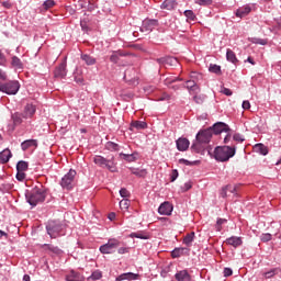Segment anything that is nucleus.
Returning a JSON list of instances; mask_svg holds the SVG:
<instances>
[{
	"mask_svg": "<svg viewBox=\"0 0 281 281\" xmlns=\"http://www.w3.org/2000/svg\"><path fill=\"white\" fill-rule=\"evenodd\" d=\"M178 177H179V171L177 170V169H173L172 171H171V182H175V181H177V179H178Z\"/></svg>",
	"mask_w": 281,
	"mask_h": 281,
	"instance_id": "nucleus-53",
	"label": "nucleus"
},
{
	"mask_svg": "<svg viewBox=\"0 0 281 281\" xmlns=\"http://www.w3.org/2000/svg\"><path fill=\"white\" fill-rule=\"evenodd\" d=\"M233 139L239 143L245 142V138L240 134H234Z\"/></svg>",
	"mask_w": 281,
	"mask_h": 281,
	"instance_id": "nucleus-57",
	"label": "nucleus"
},
{
	"mask_svg": "<svg viewBox=\"0 0 281 281\" xmlns=\"http://www.w3.org/2000/svg\"><path fill=\"white\" fill-rule=\"evenodd\" d=\"M222 93H224V95H232L229 88H223Z\"/></svg>",
	"mask_w": 281,
	"mask_h": 281,
	"instance_id": "nucleus-62",
	"label": "nucleus"
},
{
	"mask_svg": "<svg viewBox=\"0 0 281 281\" xmlns=\"http://www.w3.org/2000/svg\"><path fill=\"white\" fill-rule=\"evenodd\" d=\"M120 157H122V159H125V161H135V159H137L135 154H120Z\"/></svg>",
	"mask_w": 281,
	"mask_h": 281,
	"instance_id": "nucleus-36",
	"label": "nucleus"
},
{
	"mask_svg": "<svg viewBox=\"0 0 281 281\" xmlns=\"http://www.w3.org/2000/svg\"><path fill=\"white\" fill-rule=\"evenodd\" d=\"M55 5H56V2L54 0H46L43 3L44 10H49V9L54 8Z\"/></svg>",
	"mask_w": 281,
	"mask_h": 281,
	"instance_id": "nucleus-37",
	"label": "nucleus"
},
{
	"mask_svg": "<svg viewBox=\"0 0 281 281\" xmlns=\"http://www.w3.org/2000/svg\"><path fill=\"white\" fill-rule=\"evenodd\" d=\"M26 201L30 203L33 207H36L38 203H43L47 196V191H45V188L35 187L31 191H29L26 194Z\"/></svg>",
	"mask_w": 281,
	"mask_h": 281,
	"instance_id": "nucleus-2",
	"label": "nucleus"
},
{
	"mask_svg": "<svg viewBox=\"0 0 281 281\" xmlns=\"http://www.w3.org/2000/svg\"><path fill=\"white\" fill-rule=\"evenodd\" d=\"M120 194L123 199H128V196H131V192L128 190H126V188H122L120 190Z\"/></svg>",
	"mask_w": 281,
	"mask_h": 281,
	"instance_id": "nucleus-45",
	"label": "nucleus"
},
{
	"mask_svg": "<svg viewBox=\"0 0 281 281\" xmlns=\"http://www.w3.org/2000/svg\"><path fill=\"white\" fill-rule=\"evenodd\" d=\"M157 25H159V22L157 20H145L143 22L142 30H145V32H153V30H155Z\"/></svg>",
	"mask_w": 281,
	"mask_h": 281,
	"instance_id": "nucleus-12",
	"label": "nucleus"
},
{
	"mask_svg": "<svg viewBox=\"0 0 281 281\" xmlns=\"http://www.w3.org/2000/svg\"><path fill=\"white\" fill-rule=\"evenodd\" d=\"M249 12H251V7H249V5L241 7V8L237 9L236 16H238L239 19H243V18L247 16V14H249Z\"/></svg>",
	"mask_w": 281,
	"mask_h": 281,
	"instance_id": "nucleus-22",
	"label": "nucleus"
},
{
	"mask_svg": "<svg viewBox=\"0 0 281 281\" xmlns=\"http://www.w3.org/2000/svg\"><path fill=\"white\" fill-rule=\"evenodd\" d=\"M46 248H48L49 251H53V254H63V250L60 248L53 246V245H45Z\"/></svg>",
	"mask_w": 281,
	"mask_h": 281,
	"instance_id": "nucleus-41",
	"label": "nucleus"
},
{
	"mask_svg": "<svg viewBox=\"0 0 281 281\" xmlns=\"http://www.w3.org/2000/svg\"><path fill=\"white\" fill-rule=\"evenodd\" d=\"M106 148H108V150H117V148H120V145H117L113 142H109V143H106Z\"/></svg>",
	"mask_w": 281,
	"mask_h": 281,
	"instance_id": "nucleus-43",
	"label": "nucleus"
},
{
	"mask_svg": "<svg viewBox=\"0 0 281 281\" xmlns=\"http://www.w3.org/2000/svg\"><path fill=\"white\" fill-rule=\"evenodd\" d=\"M199 144H210L212 139V128L200 131L195 136Z\"/></svg>",
	"mask_w": 281,
	"mask_h": 281,
	"instance_id": "nucleus-8",
	"label": "nucleus"
},
{
	"mask_svg": "<svg viewBox=\"0 0 281 281\" xmlns=\"http://www.w3.org/2000/svg\"><path fill=\"white\" fill-rule=\"evenodd\" d=\"M234 155H236V146H222L214 150L216 161H229Z\"/></svg>",
	"mask_w": 281,
	"mask_h": 281,
	"instance_id": "nucleus-3",
	"label": "nucleus"
},
{
	"mask_svg": "<svg viewBox=\"0 0 281 281\" xmlns=\"http://www.w3.org/2000/svg\"><path fill=\"white\" fill-rule=\"evenodd\" d=\"M2 5L3 8H7V10H10V8H12V3L5 1V2H2Z\"/></svg>",
	"mask_w": 281,
	"mask_h": 281,
	"instance_id": "nucleus-64",
	"label": "nucleus"
},
{
	"mask_svg": "<svg viewBox=\"0 0 281 281\" xmlns=\"http://www.w3.org/2000/svg\"><path fill=\"white\" fill-rule=\"evenodd\" d=\"M225 188L229 194H236L238 192V186L227 184Z\"/></svg>",
	"mask_w": 281,
	"mask_h": 281,
	"instance_id": "nucleus-40",
	"label": "nucleus"
},
{
	"mask_svg": "<svg viewBox=\"0 0 281 281\" xmlns=\"http://www.w3.org/2000/svg\"><path fill=\"white\" fill-rule=\"evenodd\" d=\"M225 243L226 245H229L231 247H234L236 249V247H240V245H243V238L232 236L228 237Z\"/></svg>",
	"mask_w": 281,
	"mask_h": 281,
	"instance_id": "nucleus-15",
	"label": "nucleus"
},
{
	"mask_svg": "<svg viewBox=\"0 0 281 281\" xmlns=\"http://www.w3.org/2000/svg\"><path fill=\"white\" fill-rule=\"evenodd\" d=\"M128 207H131V200L128 199H123L120 201V209L124 212L127 211Z\"/></svg>",
	"mask_w": 281,
	"mask_h": 281,
	"instance_id": "nucleus-33",
	"label": "nucleus"
},
{
	"mask_svg": "<svg viewBox=\"0 0 281 281\" xmlns=\"http://www.w3.org/2000/svg\"><path fill=\"white\" fill-rule=\"evenodd\" d=\"M192 240H194V232L188 234L184 238H183V243L184 245H187L188 247H190L192 245Z\"/></svg>",
	"mask_w": 281,
	"mask_h": 281,
	"instance_id": "nucleus-35",
	"label": "nucleus"
},
{
	"mask_svg": "<svg viewBox=\"0 0 281 281\" xmlns=\"http://www.w3.org/2000/svg\"><path fill=\"white\" fill-rule=\"evenodd\" d=\"M81 60H85L86 65H95V58L91 55H81Z\"/></svg>",
	"mask_w": 281,
	"mask_h": 281,
	"instance_id": "nucleus-34",
	"label": "nucleus"
},
{
	"mask_svg": "<svg viewBox=\"0 0 281 281\" xmlns=\"http://www.w3.org/2000/svg\"><path fill=\"white\" fill-rule=\"evenodd\" d=\"M12 157L10 149H4L0 153V164H8Z\"/></svg>",
	"mask_w": 281,
	"mask_h": 281,
	"instance_id": "nucleus-17",
	"label": "nucleus"
},
{
	"mask_svg": "<svg viewBox=\"0 0 281 281\" xmlns=\"http://www.w3.org/2000/svg\"><path fill=\"white\" fill-rule=\"evenodd\" d=\"M179 60L175 57H167V60H166V64L167 65H171V66H175V65H178Z\"/></svg>",
	"mask_w": 281,
	"mask_h": 281,
	"instance_id": "nucleus-47",
	"label": "nucleus"
},
{
	"mask_svg": "<svg viewBox=\"0 0 281 281\" xmlns=\"http://www.w3.org/2000/svg\"><path fill=\"white\" fill-rule=\"evenodd\" d=\"M226 59L228 60V63H233V65H236V63H238L236 53H234V50H232L229 48L226 50Z\"/></svg>",
	"mask_w": 281,
	"mask_h": 281,
	"instance_id": "nucleus-27",
	"label": "nucleus"
},
{
	"mask_svg": "<svg viewBox=\"0 0 281 281\" xmlns=\"http://www.w3.org/2000/svg\"><path fill=\"white\" fill-rule=\"evenodd\" d=\"M120 247V240L112 238L106 244L100 246L99 251L102 254H115V249Z\"/></svg>",
	"mask_w": 281,
	"mask_h": 281,
	"instance_id": "nucleus-6",
	"label": "nucleus"
},
{
	"mask_svg": "<svg viewBox=\"0 0 281 281\" xmlns=\"http://www.w3.org/2000/svg\"><path fill=\"white\" fill-rule=\"evenodd\" d=\"M234 271L232 268H224V278H229V276H233Z\"/></svg>",
	"mask_w": 281,
	"mask_h": 281,
	"instance_id": "nucleus-56",
	"label": "nucleus"
},
{
	"mask_svg": "<svg viewBox=\"0 0 281 281\" xmlns=\"http://www.w3.org/2000/svg\"><path fill=\"white\" fill-rule=\"evenodd\" d=\"M198 5H212V0H195Z\"/></svg>",
	"mask_w": 281,
	"mask_h": 281,
	"instance_id": "nucleus-51",
	"label": "nucleus"
},
{
	"mask_svg": "<svg viewBox=\"0 0 281 281\" xmlns=\"http://www.w3.org/2000/svg\"><path fill=\"white\" fill-rule=\"evenodd\" d=\"M279 273H280V268H274L267 272H263V278L266 280H269V279L273 278V276H278Z\"/></svg>",
	"mask_w": 281,
	"mask_h": 281,
	"instance_id": "nucleus-29",
	"label": "nucleus"
},
{
	"mask_svg": "<svg viewBox=\"0 0 281 281\" xmlns=\"http://www.w3.org/2000/svg\"><path fill=\"white\" fill-rule=\"evenodd\" d=\"M178 150L181 153L188 150L190 148V140L188 138H178L176 142Z\"/></svg>",
	"mask_w": 281,
	"mask_h": 281,
	"instance_id": "nucleus-14",
	"label": "nucleus"
},
{
	"mask_svg": "<svg viewBox=\"0 0 281 281\" xmlns=\"http://www.w3.org/2000/svg\"><path fill=\"white\" fill-rule=\"evenodd\" d=\"M132 238H140L142 240H148V236L142 233H134L132 234Z\"/></svg>",
	"mask_w": 281,
	"mask_h": 281,
	"instance_id": "nucleus-46",
	"label": "nucleus"
},
{
	"mask_svg": "<svg viewBox=\"0 0 281 281\" xmlns=\"http://www.w3.org/2000/svg\"><path fill=\"white\" fill-rule=\"evenodd\" d=\"M92 280H100L102 278V273L100 272H93L91 276Z\"/></svg>",
	"mask_w": 281,
	"mask_h": 281,
	"instance_id": "nucleus-59",
	"label": "nucleus"
},
{
	"mask_svg": "<svg viewBox=\"0 0 281 281\" xmlns=\"http://www.w3.org/2000/svg\"><path fill=\"white\" fill-rule=\"evenodd\" d=\"M16 179L18 181H25V171H18Z\"/></svg>",
	"mask_w": 281,
	"mask_h": 281,
	"instance_id": "nucleus-54",
	"label": "nucleus"
},
{
	"mask_svg": "<svg viewBox=\"0 0 281 281\" xmlns=\"http://www.w3.org/2000/svg\"><path fill=\"white\" fill-rule=\"evenodd\" d=\"M29 164L25 160H20L16 165L18 172H25L29 168Z\"/></svg>",
	"mask_w": 281,
	"mask_h": 281,
	"instance_id": "nucleus-32",
	"label": "nucleus"
},
{
	"mask_svg": "<svg viewBox=\"0 0 281 281\" xmlns=\"http://www.w3.org/2000/svg\"><path fill=\"white\" fill-rule=\"evenodd\" d=\"M160 8H161V10H175L177 8V1L165 0Z\"/></svg>",
	"mask_w": 281,
	"mask_h": 281,
	"instance_id": "nucleus-23",
	"label": "nucleus"
},
{
	"mask_svg": "<svg viewBox=\"0 0 281 281\" xmlns=\"http://www.w3.org/2000/svg\"><path fill=\"white\" fill-rule=\"evenodd\" d=\"M224 223H227V220L225 218H218L217 220V223H216V228H217V232H221V225H223Z\"/></svg>",
	"mask_w": 281,
	"mask_h": 281,
	"instance_id": "nucleus-55",
	"label": "nucleus"
},
{
	"mask_svg": "<svg viewBox=\"0 0 281 281\" xmlns=\"http://www.w3.org/2000/svg\"><path fill=\"white\" fill-rule=\"evenodd\" d=\"M36 113V105L32 103H27L24 106V110L22 112L23 119L24 120H32L34 117V114Z\"/></svg>",
	"mask_w": 281,
	"mask_h": 281,
	"instance_id": "nucleus-9",
	"label": "nucleus"
},
{
	"mask_svg": "<svg viewBox=\"0 0 281 281\" xmlns=\"http://www.w3.org/2000/svg\"><path fill=\"white\" fill-rule=\"evenodd\" d=\"M254 150L255 153H259L260 155H269V148H267V146H265L262 143L256 144L254 146Z\"/></svg>",
	"mask_w": 281,
	"mask_h": 281,
	"instance_id": "nucleus-24",
	"label": "nucleus"
},
{
	"mask_svg": "<svg viewBox=\"0 0 281 281\" xmlns=\"http://www.w3.org/2000/svg\"><path fill=\"white\" fill-rule=\"evenodd\" d=\"M130 251H131L130 247H120L117 249V254H120V255L128 254Z\"/></svg>",
	"mask_w": 281,
	"mask_h": 281,
	"instance_id": "nucleus-52",
	"label": "nucleus"
},
{
	"mask_svg": "<svg viewBox=\"0 0 281 281\" xmlns=\"http://www.w3.org/2000/svg\"><path fill=\"white\" fill-rule=\"evenodd\" d=\"M148 124L144 121H134L131 123L130 130L136 128V131H144V128H147Z\"/></svg>",
	"mask_w": 281,
	"mask_h": 281,
	"instance_id": "nucleus-19",
	"label": "nucleus"
},
{
	"mask_svg": "<svg viewBox=\"0 0 281 281\" xmlns=\"http://www.w3.org/2000/svg\"><path fill=\"white\" fill-rule=\"evenodd\" d=\"M177 80H182V79H179V78H177V77H175V78H167L166 80H165V82L167 83V85H170V82H177Z\"/></svg>",
	"mask_w": 281,
	"mask_h": 281,
	"instance_id": "nucleus-61",
	"label": "nucleus"
},
{
	"mask_svg": "<svg viewBox=\"0 0 281 281\" xmlns=\"http://www.w3.org/2000/svg\"><path fill=\"white\" fill-rule=\"evenodd\" d=\"M189 249L188 248H176L171 251V258H181V256H186L188 254Z\"/></svg>",
	"mask_w": 281,
	"mask_h": 281,
	"instance_id": "nucleus-21",
	"label": "nucleus"
},
{
	"mask_svg": "<svg viewBox=\"0 0 281 281\" xmlns=\"http://www.w3.org/2000/svg\"><path fill=\"white\" fill-rule=\"evenodd\" d=\"M177 281H190V273H188V270H181L175 276Z\"/></svg>",
	"mask_w": 281,
	"mask_h": 281,
	"instance_id": "nucleus-20",
	"label": "nucleus"
},
{
	"mask_svg": "<svg viewBox=\"0 0 281 281\" xmlns=\"http://www.w3.org/2000/svg\"><path fill=\"white\" fill-rule=\"evenodd\" d=\"M46 229L50 238H58L63 232V226L56 222H49L46 226Z\"/></svg>",
	"mask_w": 281,
	"mask_h": 281,
	"instance_id": "nucleus-7",
	"label": "nucleus"
},
{
	"mask_svg": "<svg viewBox=\"0 0 281 281\" xmlns=\"http://www.w3.org/2000/svg\"><path fill=\"white\" fill-rule=\"evenodd\" d=\"M110 60H111V63H115V64L120 63V54L113 53V54L110 56Z\"/></svg>",
	"mask_w": 281,
	"mask_h": 281,
	"instance_id": "nucleus-50",
	"label": "nucleus"
},
{
	"mask_svg": "<svg viewBox=\"0 0 281 281\" xmlns=\"http://www.w3.org/2000/svg\"><path fill=\"white\" fill-rule=\"evenodd\" d=\"M32 146L36 148V146H38V142L36 139H27L21 144L22 150H27V148H32Z\"/></svg>",
	"mask_w": 281,
	"mask_h": 281,
	"instance_id": "nucleus-25",
	"label": "nucleus"
},
{
	"mask_svg": "<svg viewBox=\"0 0 281 281\" xmlns=\"http://www.w3.org/2000/svg\"><path fill=\"white\" fill-rule=\"evenodd\" d=\"M11 65L14 69H23V61L16 56H13L11 59Z\"/></svg>",
	"mask_w": 281,
	"mask_h": 281,
	"instance_id": "nucleus-30",
	"label": "nucleus"
},
{
	"mask_svg": "<svg viewBox=\"0 0 281 281\" xmlns=\"http://www.w3.org/2000/svg\"><path fill=\"white\" fill-rule=\"evenodd\" d=\"M184 16H187V19H189L190 21L196 20V15L194 14V11H192V10L184 11Z\"/></svg>",
	"mask_w": 281,
	"mask_h": 281,
	"instance_id": "nucleus-39",
	"label": "nucleus"
},
{
	"mask_svg": "<svg viewBox=\"0 0 281 281\" xmlns=\"http://www.w3.org/2000/svg\"><path fill=\"white\" fill-rule=\"evenodd\" d=\"M76 175H77L76 170L70 169L68 173H66L61 178V182H60L61 188L66 190H71V188H74V181L76 180Z\"/></svg>",
	"mask_w": 281,
	"mask_h": 281,
	"instance_id": "nucleus-5",
	"label": "nucleus"
},
{
	"mask_svg": "<svg viewBox=\"0 0 281 281\" xmlns=\"http://www.w3.org/2000/svg\"><path fill=\"white\" fill-rule=\"evenodd\" d=\"M156 60H157V63H158L159 65H164V64H166L167 57H161V58H158V59H156Z\"/></svg>",
	"mask_w": 281,
	"mask_h": 281,
	"instance_id": "nucleus-63",
	"label": "nucleus"
},
{
	"mask_svg": "<svg viewBox=\"0 0 281 281\" xmlns=\"http://www.w3.org/2000/svg\"><path fill=\"white\" fill-rule=\"evenodd\" d=\"M186 88L188 89L189 93H199L200 89L194 80H188Z\"/></svg>",
	"mask_w": 281,
	"mask_h": 281,
	"instance_id": "nucleus-18",
	"label": "nucleus"
},
{
	"mask_svg": "<svg viewBox=\"0 0 281 281\" xmlns=\"http://www.w3.org/2000/svg\"><path fill=\"white\" fill-rule=\"evenodd\" d=\"M271 238H272V236H271V234H269V233L262 234V235L260 236V240H261L262 243H269V240H271Z\"/></svg>",
	"mask_w": 281,
	"mask_h": 281,
	"instance_id": "nucleus-44",
	"label": "nucleus"
},
{
	"mask_svg": "<svg viewBox=\"0 0 281 281\" xmlns=\"http://www.w3.org/2000/svg\"><path fill=\"white\" fill-rule=\"evenodd\" d=\"M243 109H245L246 111H248V109H251V103H249V101H244L241 104Z\"/></svg>",
	"mask_w": 281,
	"mask_h": 281,
	"instance_id": "nucleus-58",
	"label": "nucleus"
},
{
	"mask_svg": "<svg viewBox=\"0 0 281 281\" xmlns=\"http://www.w3.org/2000/svg\"><path fill=\"white\" fill-rule=\"evenodd\" d=\"M93 164H95V166H99L100 168H108V170H110V172L117 171V167H115V162L113 160H109L102 156H94Z\"/></svg>",
	"mask_w": 281,
	"mask_h": 281,
	"instance_id": "nucleus-4",
	"label": "nucleus"
},
{
	"mask_svg": "<svg viewBox=\"0 0 281 281\" xmlns=\"http://www.w3.org/2000/svg\"><path fill=\"white\" fill-rule=\"evenodd\" d=\"M55 78H65L67 76V64L61 63L54 71Z\"/></svg>",
	"mask_w": 281,
	"mask_h": 281,
	"instance_id": "nucleus-13",
	"label": "nucleus"
},
{
	"mask_svg": "<svg viewBox=\"0 0 281 281\" xmlns=\"http://www.w3.org/2000/svg\"><path fill=\"white\" fill-rule=\"evenodd\" d=\"M212 133H214L215 135H221V133H228L229 131V125L223 123V122H218L215 123L213 125Z\"/></svg>",
	"mask_w": 281,
	"mask_h": 281,
	"instance_id": "nucleus-10",
	"label": "nucleus"
},
{
	"mask_svg": "<svg viewBox=\"0 0 281 281\" xmlns=\"http://www.w3.org/2000/svg\"><path fill=\"white\" fill-rule=\"evenodd\" d=\"M201 144L203 143H199L198 140L196 143H193L191 146L192 150H194L195 153H201Z\"/></svg>",
	"mask_w": 281,
	"mask_h": 281,
	"instance_id": "nucleus-49",
	"label": "nucleus"
},
{
	"mask_svg": "<svg viewBox=\"0 0 281 281\" xmlns=\"http://www.w3.org/2000/svg\"><path fill=\"white\" fill-rule=\"evenodd\" d=\"M250 43H254L255 45H267V40L252 37L250 38Z\"/></svg>",
	"mask_w": 281,
	"mask_h": 281,
	"instance_id": "nucleus-38",
	"label": "nucleus"
},
{
	"mask_svg": "<svg viewBox=\"0 0 281 281\" xmlns=\"http://www.w3.org/2000/svg\"><path fill=\"white\" fill-rule=\"evenodd\" d=\"M131 172H132V175H135V177H140V178H144L148 175V171H146V169L132 168Z\"/></svg>",
	"mask_w": 281,
	"mask_h": 281,
	"instance_id": "nucleus-31",
	"label": "nucleus"
},
{
	"mask_svg": "<svg viewBox=\"0 0 281 281\" xmlns=\"http://www.w3.org/2000/svg\"><path fill=\"white\" fill-rule=\"evenodd\" d=\"M66 280L67 281H83L85 278L78 273V272H75V271H71L67 277H66Z\"/></svg>",
	"mask_w": 281,
	"mask_h": 281,
	"instance_id": "nucleus-26",
	"label": "nucleus"
},
{
	"mask_svg": "<svg viewBox=\"0 0 281 281\" xmlns=\"http://www.w3.org/2000/svg\"><path fill=\"white\" fill-rule=\"evenodd\" d=\"M209 70L211 71V74L221 75V66L218 65H211Z\"/></svg>",
	"mask_w": 281,
	"mask_h": 281,
	"instance_id": "nucleus-42",
	"label": "nucleus"
},
{
	"mask_svg": "<svg viewBox=\"0 0 281 281\" xmlns=\"http://www.w3.org/2000/svg\"><path fill=\"white\" fill-rule=\"evenodd\" d=\"M179 164H184V166H196V164H199V161L191 162L190 160L182 158L179 160Z\"/></svg>",
	"mask_w": 281,
	"mask_h": 281,
	"instance_id": "nucleus-48",
	"label": "nucleus"
},
{
	"mask_svg": "<svg viewBox=\"0 0 281 281\" xmlns=\"http://www.w3.org/2000/svg\"><path fill=\"white\" fill-rule=\"evenodd\" d=\"M122 280H137V274H135L133 272H127V273H123L116 278V281H122Z\"/></svg>",
	"mask_w": 281,
	"mask_h": 281,
	"instance_id": "nucleus-28",
	"label": "nucleus"
},
{
	"mask_svg": "<svg viewBox=\"0 0 281 281\" xmlns=\"http://www.w3.org/2000/svg\"><path fill=\"white\" fill-rule=\"evenodd\" d=\"M228 194H227V189L226 187H224L221 191V198L222 199H227Z\"/></svg>",
	"mask_w": 281,
	"mask_h": 281,
	"instance_id": "nucleus-60",
	"label": "nucleus"
},
{
	"mask_svg": "<svg viewBox=\"0 0 281 281\" xmlns=\"http://www.w3.org/2000/svg\"><path fill=\"white\" fill-rule=\"evenodd\" d=\"M11 120L13 121V126H21L23 124V112H15L11 115Z\"/></svg>",
	"mask_w": 281,
	"mask_h": 281,
	"instance_id": "nucleus-16",
	"label": "nucleus"
},
{
	"mask_svg": "<svg viewBox=\"0 0 281 281\" xmlns=\"http://www.w3.org/2000/svg\"><path fill=\"white\" fill-rule=\"evenodd\" d=\"M5 80H8V76L0 70V91L7 93V95H16L19 89H21V83L19 81L5 82Z\"/></svg>",
	"mask_w": 281,
	"mask_h": 281,
	"instance_id": "nucleus-1",
	"label": "nucleus"
},
{
	"mask_svg": "<svg viewBox=\"0 0 281 281\" xmlns=\"http://www.w3.org/2000/svg\"><path fill=\"white\" fill-rule=\"evenodd\" d=\"M158 212L164 216H170L172 214V204L170 202H164L158 207Z\"/></svg>",
	"mask_w": 281,
	"mask_h": 281,
	"instance_id": "nucleus-11",
	"label": "nucleus"
}]
</instances>
